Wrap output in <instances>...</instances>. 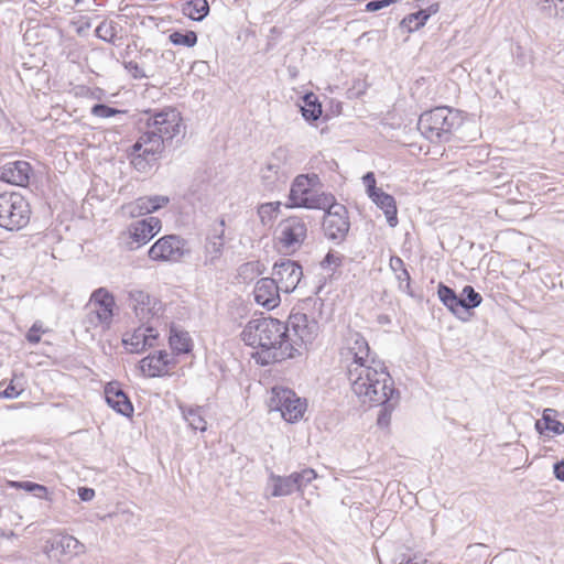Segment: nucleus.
I'll list each match as a JSON object with an SVG mask.
<instances>
[{
    "label": "nucleus",
    "instance_id": "f257e3e1",
    "mask_svg": "<svg viewBox=\"0 0 564 564\" xmlns=\"http://www.w3.org/2000/svg\"><path fill=\"white\" fill-rule=\"evenodd\" d=\"M145 115L147 130L128 151L131 164L139 172H147L165 147L185 132L182 116L174 108H164L153 113L147 111Z\"/></svg>",
    "mask_w": 564,
    "mask_h": 564
},
{
    "label": "nucleus",
    "instance_id": "f03ea898",
    "mask_svg": "<svg viewBox=\"0 0 564 564\" xmlns=\"http://www.w3.org/2000/svg\"><path fill=\"white\" fill-rule=\"evenodd\" d=\"M286 336L288 325L269 316L250 319L240 334L246 345L257 349L251 357L261 366L289 359Z\"/></svg>",
    "mask_w": 564,
    "mask_h": 564
},
{
    "label": "nucleus",
    "instance_id": "7ed1b4c3",
    "mask_svg": "<svg viewBox=\"0 0 564 564\" xmlns=\"http://www.w3.org/2000/svg\"><path fill=\"white\" fill-rule=\"evenodd\" d=\"M347 377L352 392L362 403L387 401V395L398 392L384 362L372 359L369 364H348Z\"/></svg>",
    "mask_w": 564,
    "mask_h": 564
},
{
    "label": "nucleus",
    "instance_id": "20e7f679",
    "mask_svg": "<svg viewBox=\"0 0 564 564\" xmlns=\"http://www.w3.org/2000/svg\"><path fill=\"white\" fill-rule=\"evenodd\" d=\"M462 123L463 117L458 110L436 107L420 116L417 130L430 142L441 144L449 142Z\"/></svg>",
    "mask_w": 564,
    "mask_h": 564
},
{
    "label": "nucleus",
    "instance_id": "39448f33",
    "mask_svg": "<svg viewBox=\"0 0 564 564\" xmlns=\"http://www.w3.org/2000/svg\"><path fill=\"white\" fill-rule=\"evenodd\" d=\"M319 178L316 174L297 175L290 189L288 207L325 209L334 202L332 194L319 192L315 188Z\"/></svg>",
    "mask_w": 564,
    "mask_h": 564
},
{
    "label": "nucleus",
    "instance_id": "423d86ee",
    "mask_svg": "<svg viewBox=\"0 0 564 564\" xmlns=\"http://www.w3.org/2000/svg\"><path fill=\"white\" fill-rule=\"evenodd\" d=\"M286 352H290L289 359L300 356L303 350L311 345L318 335V323L314 317L305 313H292L289 317Z\"/></svg>",
    "mask_w": 564,
    "mask_h": 564
},
{
    "label": "nucleus",
    "instance_id": "0eeeda50",
    "mask_svg": "<svg viewBox=\"0 0 564 564\" xmlns=\"http://www.w3.org/2000/svg\"><path fill=\"white\" fill-rule=\"evenodd\" d=\"M30 215V205L20 193L0 194V228L19 230L29 224Z\"/></svg>",
    "mask_w": 564,
    "mask_h": 564
},
{
    "label": "nucleus",
    "instance_id": "6e6552de",
    "mask_svg": "<svg viewBox=\"0 0 564 564\" xmlns=\"http://www.w3.org/2000/svg\"><path fill=\"white\" fill-rule=\"evenodd\" d=\"M290 173L289 150L279 147L261 169L260 177L265 188L274 189L279 184L285 183Z\"/></svg>",
    "mask_w": 564,
    "mask_h": 564
},
{
    "label": "nucleus",
    "instance_id": "1a4fd4ad",
    "mask_svg": "<svg viewBox=\"0 0 564 564\" xmlns=\"http://www.w3.org/2000/svg\"><path fill=\"white\" fill-rule=\"evenodd\" d=\"M226 221L220 217L210 224L203 246V265L217 268L225 249Z\"/></svg>",
    "mask_w": 564,
    "mask_h": 564
},
{
    "label": "nucleus",
    "instance_id": "9d476101",
    "mask_svg": "<svg viewBox=\"0 0 564 564\" xmlns=\"http://www.w3.org/2000/svg\"><path fill=\"white\" fill-rule=\"evenodd\" d=\"M43 551L48 558L65 563L86 553V546L73 535L58 534L45 542Z\"/></svg>",
    "mask_w": 564,
    "mask_h": 564
},
{
    "label": "nucleus",
    "instance_id": "9b49d317",
    "mask_svg": "<svg viewBox=\"0 0 564 564\" xmlns=\"http://www.w3.org/2000/svg\"><path fill=\"white\" fill-rule=\"evenodd\" d=\"M276 235L282 248L294 252L300 249L307 237V225L302 218L291 216L279 223Z\"/></svg>",
    "mask_w": 564,
    "mask_h": 564
},
{
    "label": "nucleus",
    "instance_id": "f8f14e48",
    "mask_svg": "<svg viewBox=\"0 0 564 564\" xmlns=\"http://www.w3.org/2000/svg\"><path fill=\"white\" fill-rule=\"evenodd\" d=\"M270 405L280 411L282 417L291 423L300 420L306 408L305 403L288 388H273Z\"/></svg>",
    "mask_w": 564,
    "mask_h": 564
},
{
    "label": "nucleus",
    "instance_id": "ddd939ff",
    "mask_svg": "<svg viewBox=\"0 0 564 564\" xmlns=\"http://www.w3.org/2000/svg\"><path fill=\"white\" fill-rule=\"evenodd\" d=\"M324 210L323 230L325 236L334 241H343L350 227L346 207L334 200Z\"/></svg>",
    "mask_w": 564,
    "mask_h": 564
},
{
    "label": "nucleus",
    "instance_id": "4468645a",
    "mask_svg": "<svg viewBox=\"0 0 564 564\" xmlns=\"http://www.w3.org/2000/svg\"><path fill=\"white\" fill-rule=\"evenodd\" d=\"M186 241L176 235H167L155 241L149 249L148 254L154 261L178 262L188 250Z\"/></svg>",
    "mask_w": 564,
    "mask_h": 564
},
{
    "label": "nucleus",
    "instance_id": "2eb2a0df",
    "mask_svg": "<svg viewBox=\"0 0 564 564\" xmlns=\"http://www.w3.org/2000/svg\"><path fill=\"white\" fill-rule=\"evenodd\" d=\"M340 355L346 362V367L348 364H369L370 360L378 359L371 355L368 341L358 332H349L347 334Z\"/></svg>",
    "mask_w": 564,
    "mask_h": 564
},
{
    "label": "nucleus",
    "instance_id": "dca6fc26",
    "mask_svg": "<svg viewBox=\"0 0 564 564\" xmlns=\"http://www.w3.org/2000/svg\"><path fill=\"white\" fill-rule=\"evenodd\" d=\"M161 230L158 217H148L130 224L127 231L126 245L129 250H135L148 243Z\"/></svg>",
    "mask_w": 564,
    "mask_h": 564
},
{
    "label": "nucleus",
    "instance_id": "f3484780",
    "mask_svg": "<svg viewBox=\"0 0 564 564\" xmlns=\"http://www.w3.org/2000/svg\"><path fill=\"white\" fill-rule=\"evenodd\" d=\"M272 274L274 276L272 279L276 281L281 291L290 293L299 285L303 270L296 261L283 259L274 263Z\"/></svg>",
    "mask_w": 564,
    "mask_h": 564
},
{
    "label": "nucleus",
    "instance_id": "a211bd4d",
    "mask_svg": "<svg viewBox=\"0 0 564 564\" xmlns=\"http://www.w3.org/2000/svg\"><path fill=\"white\" fill-rule=\"evenodd\" d=\"M130 306L141 323H149L151 318L158 316L162 311V303L141 290L129 292Z\"/></svg>",
    "mask_w": 564,
    "mask_h": 564
},
{
    "label": "nucleus",
    "instance_id": "6ab92c4d",
    "mask_svg": "<svg viewBox=\"0 0 564 564\" xmlns=\"http://www.w3.org/2000/svg\"><path fill=\"white\" fill-rule=\"evenodd\" d=\"M145 324L147 323H142V325L131 334H124L122 344L129 352L140 354L155 345L159 334L154 327L150 325L145 326Z\"/></svg>",
    "mask_w": 564,
    "mask_h": 564
},
{
    "label": "nucleus",
    "instance_id": "aec40b11",
    "mask_svg": "<svg viewBox=\"0 0 564 564\" xmlns=\"http://www.w3.org/2000/svg\"><path fill=\"white\" fill-rule=\"evenodd\" d=\"M280 291L281 289L275 280L272 278H262L254 285V301L259 305L272 310L280 304Z\"/></svg>",
    "mask_w": 564,
    "mask_h": 564
},
{
    "label": "nucleus",
    "instance_id": "412c9836",
    "mask_svg": "<svg viewBox=\"0 0 564 564\" xmlns=\"http://www.w3.org/2000/svg\"><path fill=\"white\" fill-rule=\"evenodd\" d=\"M31 174L32 166L26 161H12L0 167V180L17 186L28 185Z\"/></svg>",
    "mask_w": 564,
    "mask_h": 564
},
{
    "label": "nucleus",
    "instance_id": "4be33fe9",
    "mask_svg": "<svg viewBox=\"0 0 564 564\" xmlns=\"http://www.w3.org/2000/svg\"><path fill=\"white\" fill-rule=\"evenodd\" d=\"M169 202L170 199L167 196H144L124 205L123 208L131 217H140L156 212L158 209L166 206Z\"/></svg>",
    "mask_w": 564,
    "mask_h": 564
},
{
    "label": "nucleus",
    "instance_id": "5701e85b",
    "mask_svg": "<svg viewBox=\"0 0 564 564\" xmlns=\"http://www.w3.org/2000/svg\"><path fill=\"white\" fill-rule=\"evenodd\" d=\"M173 364V358L166 351L160 350L158 354L144 357L140 361V369L150 378L162 377L169 372L170 366Z\"/></svg>",
    "mask_w": 564,
    "mask_h": 564
},
{
    "label": "nucleus",
    "instance_id": "b1692460",
    "mask_svg": "<svg viewBox=\"0 0 564 564\" xmlns=\"http://www.w3.org/2000/svg\"><path fill=\"white\" fill-rule=\"evenodd\" d=\"M105 399L107 404L116 412L124 416L132 415L133 405L128 395L123 392L117 382H110L106 386Z\"/></svg>",
    "mask_w": 564,
    "mask_h": 564
},
{
    "label": "nucleus",
    "instance_id": "393cba45",
    "mask_svg": "<svg viewBox=\"0 0 564 564\" xmlns=\"http://www.w3.org/2000/svg\"><path fill=\"white\" fill-rule=\"evenodd\" d=\"M295 484L296 478L293 477V473L289 476H279L271 473L267 484V491L270 492L271 497L290 496L296 491Z\"/></svg>",
    "mask_w": 564,
    "mask_h": 564
},
{
    "label": "nucleus",
    "instance_id": "a878e982",
    "mask_svg": "<svg viewBox=\"0 0 564 564\" xmlns=\"http://www.w3.org/2000/svg\"><path fill=\"white\" fill-rule=\"evenodd\" d=\"M369 197L383 210L389 226L395 227L398 225V210L394 197L382 192V189H379L377 193H370Z\"/></svg>",
    "mask_w": 564,
    "mask_h": 564
},
{
    "label": "nucleus",
    "instance_id": "bb28decb",
    "mask_svg": "<svg viewBox=\"0 0 564 564\" xmlns=\"http://www.w3.org/2000/svg\"><path fill=\"white\" fill-rule=\"evenodd\" d=\"M555 413L553 409L543 411L542 417L535 422V430L539 434L551 437L564 433V424L555 420Z\"/></svg>",
    "mask_w": 564,
    "mask_h": 564
},
{
    "label": "nucleus",
    "instance_id": "cd10ccee",
    "mask_svg": "<svg viewBox=\"0 0 564 564\" xmlns=\"http://www.w3.org/2000/svg\"><path fill=\"white\" fill-rule=\"evenodd\" d=\"M113 317L112 307L90 306L86 314L85 324L89 327H101L104 330L109 329Z\"/></svg>",
    "mask_w": 564,
    "mask_h": 564
},
{
    "label": "nucleus",
    "instance_id": "c85d7f7f",
    "mask_svg": "<svg viewBox=\"0 0 564 564\" xmlns=\"http://www.w3.org/2000/svg\"><path fill=\"white\" fill-rule=\"evenodd\" d=\"M387 401L382 402H371L370 405H381L382 409L380 410L377 419V424L380 427H387L390 424L391 421V414L393 410L398 406L400 401V392H394L392 394L387 395Z\"/></svg>",
    "mask_w": 564,
    "mask_h": 564
},
{
    "label": "nucleus",
    "instance_id": "c756f323",
    "mask_svg": "<svg viewBox=\"0 0 564 564\" xmlns=\"http://www.w3.org/2000/svg\"><path fill=\"white\" fill-rule=\"evenodd\" d=\"M437 295L440 301L458 318L466 319L464 316H460L459 304H462L456 292L445 285L444 283H438L437 286Z\"/></svg>",
    "mask_w": 564,
    "mask_h": 564
},
{
    "label": "nucleus",
    "instance_id": "7c9ffc66",
    "mask_svg": "<svg viewBox=\"0 0 564 564\" xmlns=\"http://www.w3.org/2000/svg\"><path fill=\"white\" fill-rule=\"evenodd\" d=\"M437 6L434 8L433 6L430 7V11L427 10H419L417 12L411 13L403 18L401 21V26L406 29L409 32H413L419 30L421 26H423L427 19L431 15V12H436Z\"/></svg>",
    "mask_w": 564,
    "mask_h": 564
},
{
    "label": "nucleus",
    "instance_id": "2f4dec72",
    "mask_svg": "<svg viewBox=\"0 0 564 564\" xmlns=\"http://www.w3.org/2000/svg\"><path fill=\"white\" fill-rule=\"evenodd\" d=\"M462 304H459L460 316L466 314L468 311L478 307L481 302V295L475 291L471 285H465L460 295H458Z\"/></svg>",
    "mask_w": 564,
    "mask_h": 564
},
{
    "label": "nucleus",
    "instance_id": "473e14b6",
    "mask_svg": "<svg viewBox=\"0 0 564 564\" xmlns=\"http://www.w3.org/2000/svg\"><path fill=\"white\" fill-rule=\"evenodd\" d=\"M181 411L183 414V417L188 423V425L194 431H200L204 432L207 429V422L203 417V409L200 406L197 408H185L181 406Z\"/></svg>",
    "mask_w": 564,
    "mask_h": 564
},
{
    "label": "nucleus",
    "instance_id": "72a5a7b5",
    "mask_svg": "<svg viewBox=\"0 0 564 564\" xmlns=\"http://www.w3.org/2000/svg\"><path fill=\"white\" fill-rule=\"evenodd\" d=\"M184 14L194 21H202L209 12V6L206 0L189 1L185 4Z\"/></svg>",
    "mask_w": 564,
    "mask_h": 564
},
{
    "label": "nucleus",
    "instance_id": "f704fd0d",
    "mask_svg": "<svg viewBox=\"0 0 564 564\" xmlns=\"http://www.w3.org/2000/svg\"><path fill=\"white\" fill-rule=\"evenodd\" d=\"M171 348L177 354H185L191 350V337L186 332L171 329L170 335Z\"/></svg>",
    "mask_w": 564,
    "mask_h": 564
},
{
    "label": "nucleus",
    "instance_id": "c9c22d12",
    "mask_svg": "<svg viewBox=\"0 0 564 564\" xmlns=\"http://www.w3.org/2000/svg\"><path fill=\"white\" fill-rule=\"evenodd\" d=\"M302 116L306 120H317L322 115V106L313 94L305 95L304 106L301 108Z\"/></svg>",
    "mask_w": 564,
    "mask_h": 564
},
{
    "label": "nucleus",
    "instance_id": "e433bc0d",
    "mask_svg": "<svg viewBox=\"0 0 564 564\" xmlns=\"http://www.w3.org/2000/svg\"><path fill=\"white\" fill-rule=\"evenodd\" d=\"M280 202L264 203L258 208V215L263 226L271 225L280 213Z\"/></svg>",
    "mask_w": 564,
    "mask_h": 564
},
{
    "label": "nucleus",
    "instance_id": "4c0bfd02",
    "mask_svg": "<svg viewBox=\"0 0 564 564\" xmlns=\"http://www.w3.org/2000/svg\"><path fill=\"white\" fill-rule=\"evenodd\" d=\"M89 306H104L115 308V297L107 289L99 288L93 292Z\"/></svg>",
    "mask_w": 564,
    "mask_h": 564
},
{
    "label": "nucleus",
    "instance_id": "58836bf2",
    "mask_svg": "<svg viewBox=\"0 0 564 564\" xmlns=\"http://www.w3.org/2000/svg\"><path fill=\"white\" fill-rule=\"evenodd\" d=\"M95 35L108 43L115 44L117 39V25L113 21L104 20L95 30Z\"/></svg>",
    "mask_w": 564,
    "mask_h": 564
},
{
    "label": "nucleus",
    "instance_id": "ea45409f",
    "mask_svg": "<svg viewBox=\"0 0 564 564\" xmlns=\"http://www.w3.org/2000/svg\"><path fill=\"white\" fill-rule=\"evenodd\" d=\"M540 9L546 17L564 19V0H539Z\"/></svg>",
    "mask_w": 564,
    "mask_h": 564
},
{
    "label": "nucleus",
    "instance_id": "a19ab883",
    "mask_svg": "<svg viewBox=\"0 0 564 564\" xmlns=\"http://www.w3.org/2000/svg\"><path fill=\"white\" fill-rule=\"evenodd\" d=\"M293 477L296 478V491L303 495L305 488L317 478V473L313 468H304L301 471H294Z\"/></svg>",
    "mask_w": 564,
    "mask_h": 564
},
{
    "label": "nucleus",
    "instance_id": "79ce46f5",
    "mask_svg": "<svg viewBox=\"0 0 564 564\" xmlns=\"http://www.w3.org/2000/svg\"><path fill=\"white\" fill-rule=\"evenodd\" d=\"M169 39L174 45L186 47H192L197 43V34L194 31H174L170 34Z\"/></svg>",
    "mask_w": 564,
    "mask_h": 564
},
{
    "label": "nucleus",
    "instance_id": "37998d69",
    "mask_svg": "<svg viewBox=\"0 0 564 564\" xmlns=\"http://www.w3.org/2000/svg\"><path fill=\"white\" fill-rule=\"evenodd\" d=\"M124 111L109 107L105 104H96L91 107L90 113L99 118H110Z\"/></svg>",
    "mask_w": 564,
    "mask_h": 564
},
{
    "label": "nucleus",
    "instance_id": "c03bdc74",
    "mask_svg": "<svg viewBox=\"0 0 564 564\" xmlns=\"http://www.w3.org/2000/svg\"><path fill=\"white\" fill-rule=\"evenodd\" d=\"M123 67L134 79H142L149 77V75L137 62L124 61Z\"/></svg>",
    "mask_w": 564,
    "mask_h": 564
},
{
    "label": "nucleus",
    "instance_id": "a18cd8bd",
    "mask_svg": "<svg viewBox=\"0 0 564 564\" xmlns=\"http://www.w3.org/2000/svg\"><path fill=\"white\" fill-rule=\"evenodd\" d=\"M41 333H44L43 324L42 322L36 321L28 330L25 338L30 344H39L41 341Z\"/></svg>",
    "mask_w": 564,
    "mask_h": 564
},
{
    "label": "nucleus",
    "instance_id": "49530a36",
    "mask_svg": "<svg viewBox=\"0 0 564 564\" xmlns=\"http://www.w3.org/2000/svg\"><path fill=\"white\" fill-rule=\"evenodd\" d=\"M390 267L395 272L397 271H402V275H404V279H405V282H406V288L409 289L410 288L411 276H410L409 271L404 267L403 260L400 257H398V256H393L390 259Z\"/></svg>",
    "mask_w": 564,
    "mask_h": 564
},
{
    "label": "nucleus",
    "instance_id": "de8ad7c7",
    "mask_svg": "<svg viewBox=\"0 0 564 564\" xmlns=\"http://www.w3.org/2000/svg\"><path fill=\"white\" fill-rule=\"evenodd\" d=\"M341 260L343 257L340 254L329 251L321 262V265L325 269L332 267L337 268L341 264Z\"/></svg>",
    "mask_w": 564,
    "mask_h": 564
},
{
    "label": "nucleus",
    "instance_id": "09e8293b",
    "mask_svg": "<svg viewBox=\"0 0 564 564\" xmlns=\"http://www.w3.org/2000/svg\"><path fill=\"white\" fill-rule=\"evenodd\" d=\"M395 2H398V0H372L366 4V11H369V12L379 11V10H381L392 3H395Z\"/></svg>",
    "mask_w": 564,
    "mask_h": 564
},
{
    "label": "nucleus",
    "instance_id": "8fccbe9b",
    "mask_svg": "<svg viewBox=\"0 0 564 564\" xmlns=\"http://www.w3.org/2000/svg\"><path fill=\"white\" fill-rule=\"evenodd\" d=\"M364 185L367 188V193L370 196V193H377L380 188L376 187V177L372 172H368L362 177Z\"/></svg>",
    "mask_w": 564,
    "mask_h": 564
},
{
    "label": "nucleus",
    "instance_id": "3c124183",
    "mask_svg": "<svg viewBox=\"0 0 564 564\" xmlns=\"http://www.w3.org/2000/svg\"><path fill=\"white\" fill-rule=\"evenodd\" d=\"M9 486L11 488L23 489V490H25L28 492H33V490L35 489L36 482H32V481H10Z\"/></svg>",
    "mask_w": 564,
    "mask_h": 564
},
{
    "label": "nucleus",
    "instance_id": "603ef678",
    "mask_svg": "<svg viewBox=\"0 0 564 564\" xmlns=\"http://www.w3.org/2000/svg\"><path fill=\"white\" fill-rule=\"evenodd\" d=\"M21 392L22 389H18L11 381L2 391V395L7 399H15L21 394Z\"/></svg>",
    "mask_w": 564,
    "mask_h": 564
},
{
    "label": "nucleus",
    "instance_id": "864d4df0",
    "mask_svg": "<svg viewBox=\"0 0 564 564\" xmlns=\"http://www.w3.org/2000/svg\"><path fill=\"white\" fill-rule=\"evenodd\" d=\"M78 496L83 501H90L95 497V490L87 487L78 489Z\"/></svg>",
    "mask_w": 564,
    "mask_h": 564
},
{
    "label": "nucleus",
    "instance_id": "5fc2aeb1",
    "mask_svg": "<svg viewBox=\"0 0 564 564\" xmlns=\"http://www.w3.org/2000/svg\"><path fill=\"white\" fill-rule=\"evenodd\" d=\"M32 494L40 499H50L48 489L40 484H36L35 489L33 490Z\"/></svg>",
    "mask_w": 564,
    "mask_h": 564
},
{
    "label": "nucleus",
    "instance_id": "6e6d98bb",
    "mask_svg": "<svg viewBox=\"0 0 564 564\" xmlns=\"http://www.w3.org/2000/svg\"><path fill=\"white\" fill-rule=\"evenodd\" d=\"M554 475L558 480L564 481V460L554 464Z\"/></svg>",
    "mask_w": 564,
    "mask_h": 564
},
{
    "label": "nucleus",
    "instance_id": "4d7b16f0",
    "mask_svg": "<svg viewBox=\"0 0 564 564\" xmlns=\"http://www.w3.org/2000/svg\"><path fill=\"white\" fill-rule=\"evenodd\" d=\"M192 68L196 69V70H198L200 73H204L205 70L208 69V65L204 61H197V62H194Z\"/></svg>",
    "mask_w": 564,
    "mask_h": 564
},
{
    "label": "nucleus",
    "instance_id": "13d9d810",
    "mask_svg": "<svg viewBox=\"0 0 564 564\" xmlns=\"http://www.w3.org/2000/svg\"><path fill=\"white\" fill-rule=\"evenodd\" d=\"M153 54H154L153 51L148 48L144 51L143 56L147 57L148 55H153Z\"/></svg>",
    "mask_w": 564,
    "mask_h": 564
},
{
    "label": "nucleus",
    "instance_id": "bf43d9fd",
    "mask_svg": "<svg viewBox=\"0 0 564 564\" xmlns=\"http://www.w3.org/2000/svg\"><path fill=\"white\" fill-rule=\"evenodd\" d=\"M397 276L400 282L405 281L404 275H402V271H400V273Z\"/></svg>",
    "mask_w": 564,
    "mask_h": 564
},
{
    "label": "nucleus",
    "instance_id": "052dcab7",
    "mask_svg": "<svg viewBox=\"0 0 564 564\" xmlns=\"http://www.w3.org/2000/svg\"><path fill=\"white\" fill-rule=\"evenodd\" d=\"M75 1V4H79L83 2V0H74Z\"/></svg>",
    "mask_w": 564,
    "mask_h": 564
}]
</instances>
